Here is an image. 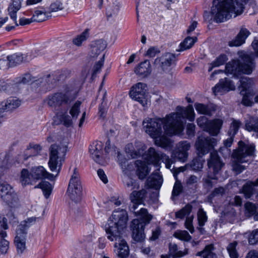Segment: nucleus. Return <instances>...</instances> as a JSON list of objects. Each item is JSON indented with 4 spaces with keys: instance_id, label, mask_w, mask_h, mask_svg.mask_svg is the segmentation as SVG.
<instances>
[{
    "instance_id": "25",
    "label": "nucleus",
    "mask_w": 258,
    "mask_h": 258,
    "mask_svg": "<svg viewBox=\"0 0 258 258\" xmlns=\"http://www.w3.org/2000/svg\"><path fill=\"white\" fill-rule=\"evenodd\" d=\"M23 1V0H10L8 8L9 15L13 20L16 26H18L17 14L22 7Z\"/></svg>"
},
{
    "instance_id": "13",
    "label": "nucleus",
    "mask_w": 258,
    "mask_h": 258,
    "mask_svg": "<svg viewBox=\"0 0 258 258\" xmlns=\"http://www.w3.org/2000/svg\"><path fill=\"white\" fill-rule=\"evenodd\" d=\"M175 55L166 53L154 60V65L159 73L162 74L168 72L171 65L175 61Z\"/></svg>"
},
{
    "instance_id": "17",
    "label": "nucleus",
    "mask_w": 258,
    "mask_h": 258,
    "mask_svg": "<svg viewBox=\"0 0 258 258\" xmlns=\"http://www.w3.org/2000/svg\"><path fill=\"white\" fill-rule=\"evenodd\" d=\"M235 89V87L233 82L227 78H224L221 79L213 88V92L215 95H222L231 90H234Z\"/></svg>"
},
{
    "instance_id": "21",
    "label": "nucleus",
    "mask_w": 258,
    "mask_h": 258,
    "mask_svg": "<svg viewBox=\"0 0 258 258\" xmlns=\"http://www.w3.org/2000/svg\"><path fill=\"white\" fill-rule=\"evenodd\" d=\"M107 45V42L103 39H100L94 41L90 45V56L92 58L97 57L105 50Z\"/></svg>"
},
{
    "instance_id": "19",
    "label": "nucleus",
    "mask_w": 258,
    "mask_h": 258,
    "mask_svg": "<svg viewBox=\"0 0 258 258\" xmlns=\"http://www.w3.org/2000/svg\"><path fill=\"white\" fill-rule=\"evenodd\" d=\"M163 178L158 171L153 172L147 179L145 187L158 190L162 184Z\"/></svg>"
},
{
    "instance_id": "4",
    "label": "nucleus",
    "mask_w": 258,
    "mask_h": 258,
    "mask_svg": "<svg viewBox=\"0 0 258 258\" xmlns=\"http://www.w3.org/2000/svg\"><path fill=\"white\" fill-rule=\"evenodd\" d=\"M255 151V146L253 144H246L242 141L238 142V148L235 150L232 157L234 161L232 164V169L237 174L240 173L245 169L244 166L240 165L238 163H244L251 161Z\"/></svg>"
},
{
    "instance_id": "7",
    "label": "nucleus",
    "mask_w": 258,
    "mask_h": 258,
    "mask_svg": "<svg viewBox=\"0 0 258 258\" xmlns=\"http://www.w3.org/2000/svg\"><path fill=\"white\" fill-rule=\"evenodd\" d=\"M77 97L76 90L67 88L63 91L49 95L45 101L51 107L69 104Z\"/></svg>"
},
{
    "instance_id": "15",
    "label": "nucleus",
    "mask_w": 258,
    "mask_h": 258,
    "mask_svg": "<svg viewBox=\"0 0 258 258\" xmlns=\"http://www.w3.org/2000/svg\"><path fill=\"white\" fill-rule=\"evenodd\" d=\"M192 210V206L190 205H187L184 208L179 211L176 212L175 216L176 218L183 219L185 216H187L185 221V228L188 229L191 233L194 231V227L192 225L194 216L192 215L188 216Z\"/></svg>"
},
{
    "instance_id": "50",
    "label": "nucleus",
    "mask_w": 258,
    "mask_h": 258,
    "mask_svg": "<svg viewBox=\"0 0 258 258\" xmlns=\"http://www.w3.org/2000/svg\"><path fill=\"white\" fill-rule=\"evenodd\" d=\"M57 117L59 119L60 123L67 127L72 126L75 121V119H73L72 116L71 117L67 114L58 115Z\"/></svg>"
},
{
    "instance_id": "38",
    "label": "nucleus",
    "mask_w": 258,
    "mask_h": 258,
    "mask_svg": "<svg viewBox=\"0 0 258 258\" xmlns=\"http://www.w3.org/2000/svg\"><path fill=\"white\" fill-rule=\"evenodd\" d=\"M7 59L9 61L10 67H15L23 62L26 61V59L22 54H14L7 56Z\"/></svg>"
},
{
    "instance_id": "42",
    "label": "nucleus",
    "mask_w": 258,
    "mask_h": 258,
    "mask_svg": "<svg viewBox=\"0 0 258 258\" xmlns=\"http://www.w3.org/2000/svg\"><path fill=\"white\" fill-rule=\"evenodd\" d=\"M12 166L11 156L7 153L0 154V168L2 169H8Z\"/></svg>"
},
{
    "instance_id": "48",
    "label": "nucleus",
    "mask_w": 258,
    "mask_h": 258,
    "mask_svg": "<svg viewBox=\"0 0 258 258\" xmlns=\"http://www.w3.org/2000/svg\"><path fill=\"white\" fill-rule=\"evenodd\" d=\"M33 180L34 179L31 176V173H30L27 169H23L21 171L20 181L23 185L31 183Z\"/></svg>"
},
{
    "instance_id": "54",
    "label": "nucleus",
    "mask_w": 258,
    "mask_h": 258,
    "mask_svg": "<svg viewBox=\"0 0 258 258\" xmlns=\"http://www.w3.org/2000/svg\"><path fill=\"white\" fill-rule=\"evenodd\" d=\"M237 245V242L234 241L229 243L227 247V250L231 258H238V253L236 248Z\"/></svg>"
},
{
    "instance_id": "37",
    "label": "nucleus",
    "mask_w": 258,
    "mask_h": 258,
    "mask_svg": "<svg viewBox=\"0 0 258 258\" xmlns=\"http://www.w3.org/2000/svg\"><path fill=\"white\" fill-rule=\"evenodd\" d=\"M89 37V30L87 29H85L82 33L73 38V43L78 47H80L82 45L83 42L88 39Z\"/></svg>"
},
{
    "instance_id": "31",
    "label": "nucleus",
    "mask_w": 258,
    "mask_h": 258,
    "mask_svg": "<svg viewBox=\"0 0 258 258\" xmlns=\"http://www.w3.org/2000/svg\"><path fill=\"white\" fill-rule=\"evenodd\" d=\"M137 166V173L140 179H143L148 174L150 169L145 161L137 160L135 163Z\"/></svg>"
},
{
    "instance_id": "45",
    "label": "nucleus",
    "mask_w": 258,
    "mask_h": 258,
    "mask_svg": "<svg viewBox=\"0 0 258 258\" xmlns=\"http://www.w3.org/2000/svg\"><path fill=\"white\" fill-rule=\"evenodd\" d=\"M195 107L199 113L208 115H212V111L214 110L210 106L202 103H195Z\"/></svg>"
},
{
    "instance_id": "3",
    "label": "nucleus",
    "mask_w": 258,
    "mask_h": 258,
    "mask_svg": "<svg viewBox=\"0 0 258 258\" xmlns=\"http://www.w3.org/2000/svg\"><path fill=\"white\" fill-rule=\"evenodd\" d=\"M127 221L128 215L126 211L122 209L114 211L105 227L107 238L112 241L122 235Z\"/></svg>"
},
{
    "instance_id": "26",
    "label": "nucleus",
    "mask_w": 258,
    "mask_h": 258,
    "mask_svg": "<svg viewBox=\"0 0 258 258\" xmlns=\"http://www.w3.org/2000/svg\"><path fill=\"white\" fill-rule=\"evenodd\" d=\"M136 149H135L133 145L132 144L126 145L125 147V152L127 156L132 158H137L143 154L145 149L144 145L141 143H136Z\"/></svg>"
},
{
    "instance_id": "60",
    "label": "nucleus",
    "mask_w": 258,
    "mask_h": 258,
    "mask_svg": "<svg viewBox=\"0 0 258 258\" xmlns=\"http://www.w3.org/2000/svg\"><path fill=\"white\" fill-rule=\"evenodd\" d=\"M2 199L10 206H15L17 203V198L13 197V195H3Z\"/></svg>"
},
{
    "instance_id": "53",
    "label": "nucleus",
    "mask_w": 258,
    "mask_h": 258,
    "mask_svg": "<svg viewBox=\"0 0 258 258\" xmlns=\"http://www.w3.org/2000/svg\"><path fill=\"white\" fill-rule=\"evenodd\" d=\"M35 188H40L44 194H51L52 192L53 186L48 181H42Z\"/></svg>"
},
{
    "instance_id": "59",
    "label": "nucleus",
    "mask_w": 258,
    "mask_h": 258,
    "mask_svg": "<svg viewBox=\"0 0 258 258\" xmlns=\"http://www.w3.org/2000/svg\"><path fill=\"white\" fill-rule=\"evenodd\" d=\"M197 215L199 226H203L205 224L208 219L206 213L203 209H200Z\"/></svg>"
},
{
    "instance_id": "64",
    "label": "nucleus",
    "mask_w": 258,
    "mask_h": 258,
    "mask_svg": "<svg viewBox=\"0 0 258 258\" xmlns=\"http://www.w3.org/2000/svg\"><path fill=\"white\" fill-rule=\"evenodd\" d=\"M122 202V198L119 196L118 195H112L109 198L108 202H110V204H114L116 206L120 205Z\"/></svg>"
},
{
    "instance_id": "32",
    "label": "nucleus",
    "mask_w": 258,
    "mask_h": 258,
    "mask_svg": "<svg viewBox=\"0 0 258 258\" xmlns=\"http://www.w3.org/2000/svg\"><path fill=\"white\" fill-rule=\"evenodd\" d=\"M20 105V101L14 99H9L2 102L0 111L12 110L19 107Z\"/></svg>"
},
{
    "instance_id": "5",
    "label": "nucleus",
    "mask_w": 258,
    "mask_h": 258,
    "mask_svg": "<svg viewBox=\"0 0 258 258\" xmlns=\"http://www.w3.org/2000/svg\"><path fill=\"white\" fill-rule=\"evenodd\" d=\"M224 164L221 161L216 152L210 153V158L208 160V166L210 169L213 170V173L208 172L207 176L203 178V187L209 192L213 185L216 183L217 177L216 174L221 170Z\"/></svg>"
},
{
    "instance_id": "34",
    "label": "nucleus",
    "mask_w": 258,
    "mask_h": 258,
    "mask_svg": "<svg viewBox=\"0 0 258 258\" xmlns=\"http://www.w3.org/2000/svg\"><path fill=\"white\" fill-rule=\"evenodd\" d=\"M41 10H36L32 16L34 22H40L48 19L50 17V12L45 11V8H41Z\"/></svg>"
},
{
    "instance_id": "8",
    "label": "nucleus",
    "mask_w": 258,
    "mask_h": 258,
    "mask_svg": "<svg viewBox=\"0 0 258 258\" xmlns=\"http://www.w3.org/2000/svg\"><path fill=\"white\" fill-rule=\"evenodd\" d=\"M143 157L144 160L148 164H153L159 170V162L162 160L165 163L166 167L170 169L173 161L169 156L156 150L153 147H150L143 155Z\"/></svg>"
},
{
    "instance_id": "27",
    "label": "nucleus",
    "mask_w": 258,
    "mask_h": 258,
    "mask_svg": "<svg viewBox=\"0 0 258 258\" xmlns=\"http://www.w3.org/2000/svg\"><path fill=\"white\" fill-rule=\"evenodd\" d=\"M223 123V120L220 118L210 119L207 124L206 132L213 136H217L220 132Z\"/></svg>"
},
{
    "instance_id": "41",
    "label": "nucleus",
    "mask_w": 258,
    "mask_h": 258,
    "mask_svg": "<svg viewBox=\"0 0 258 258\" xmlns=\"http://www.w3.org/2000/svg\"><path fill=\"white\" fill-rule=\"evenodd\" d=\"M197 38L196 37H187L184 39L179 45L178 51H184L191 48L195 43L197 41Z\"/></svg>"
},
{
    "instance_id": "28",
    "label": "nucleus",
    "mask_w": 258,
    "mask_h": 258,
    "mask_svg": "<svg viewBox=\"0 0 258 258\" xmlns=\"http://www.w3.org/2000/svg\"><path fill=\"white\" fill-rule=\"evenodd\" d=\"M134 71L137 75L142 77L148 76L152 72L150 62L148 60H146L141 62L135 68Z\"/></svg>"
},
{
    "instance_id": "16",
    "label": "nucleus",
    "mask_w": 258,
    "mask_h": 258,
    "mask_svg": "<svg viewBox=\"0 0 258 258\" xmlns=\"http://www.w3.org/2000/svg\"><path fill=\"white\" fill-rule=\"evenodd\" d=\"M145 224L140 223L138 219H134L132 222V237L137 242H142L145 238L144 233Z\"/></svg>"
},
{
    "instance_id": "36",
    "label": "nucleus",
    "mask_w": 258,
    "mask_h": 258,
    "mask_svg": "<svg viewBox=\"0 0 258 258\" xmlns=\"http://www.w3.org/2000/svg\"><path fill=\"white\" fill-rule=\"evenodd\" d=\"M214 247L213 244H209L205 246L203 251L198 252L197 256H201L203 258H216V255L214 252Z\"/></svg>"
},
{
    "instance_id": "40",
    "label": "nucleus",
    "mask_w": 258,
    "mask_h": 258,
    "mask_svg": "<svg viewBox=\"0 0 258 258\" xmlns=\"http://www.w3.org/2000/svg\"><path fill=\"white\" fill-rule=\"evenodd\" d=\"M126 188L132 191L131 194H141V191H137L139 188L138 183L133 179L127 177L125 179Z\"/></svg>"
},
{
    "instance_id": "51",
    "label": "nucleus",
    "mask_w": 258,
    "mask_h": 258,
    "mask_svg": "<svg viewBox=\"0 0 258 258\" xmlns=\"http://www.w3.org/2000/svg\"><path fill=\"white\" fill-rule=\"evenodd\" d=\"M16 191L14 187L6 181H0V193L13 194Z\"/></svg>"
},
{
    "instance_id": "33",
    "label": "nucleus",
    "mask_w": 258,
    "mask_h": 258,
    "mask_svg": "<svg viewBox=\"0 0 258 258\" xmlns=\"http://www.w3.org/2000/svg\"><path fill=\"white\" fill-rule=\"evenodd\" d=\"M7 238V232L4 230H0V251L3 254L7 253L9 249L10 242Z\"/></svg>"
},
{
    "instance_id": "24",
    "label": "nucleus",
    "mask_w": 258,
    "mask_h": 258,
    "mask_svg": "<svg viewBox=\"0 0 258 258\" xmlns=\"http://www.w3.org/2000/svg\"><path fill=\"white\" fill-rule=\"evenodd\" d=\"M103 144L101 142H96L89 147V152L92 159L99 164L101 163Z\"/></svg>"
},
{
    "instance_id": "44",
    "label": "nucleus",
    "mask_w": 258,
    "mask_h": 258,
    "mask_svg": "<svg viewBox=\"0 0 258 258\" xmlns=\"http://www.w3.org/2000/svg\"><path fill=\"white\" fill-rule=\"evenodd\" d=\"M36 80L32 75L29 73L25 74L22 76L16 78L14 80V84H27L35 82Z\"/></svg>"
},
{
    "instance_id": "12",
    "label": "nucleus",
    "mask_w": 258,
    "mask_h": 258,
    "mask_svg": "<svg viewBox=\"0 0 258 258\" xmlns=\"http://www.w3.org/2000/svg\"><path fill=\"white\" fill-rule=\"evenodd\" d=\"M238 54L241 75L251 74L255 68V63L252 55L244 51H239Z\"/></svg>"
},
{
    "instance_id": "18",
    "label": "nucleus",
    "mask_w": 258,
    "mask_h": 258,
    "mask_svg": "<svg viewBox=\"0 0 258 258\" xmlns=\"http://www.w3.org/2000/svg\"><path fill=\"white\" fill-rule=\"evenodd\" d=\"M83 192L86 191L84 189L79 175L75 169L74 174L72 176L69 184L67 192L68 194H80Z\"/></svg>"
},
{
    "instance_id": "2",
    "label": "nucleus",
    "mask_w": 258,
    "mask_h": 258,
    "mask_svg": "<svg viewBox=\"0 0 258 258\" xmlns=\"http://www.w3.org/2000/svg\"><path fill=\"white\" fill-rule=\"evenodd\" d=\"M244 10L242 0H213L211 13L214 20L218 23L224 22L241 15Z\"/></svg>"
},
{
    "instance_id": "62",
    "label": "nucleus",
    "mask_w": 258,
    "mask_h": 258,
    "mask_svg": "<svg viewBox=\"0 0 258 258\" xmlns=\"http://www.w3.org/2000/svg\"><path fill=\"white\" fill-rule=\"evenodd\" d=\"M174 237L179 239L185 241H189L191 239V237L186 231H180L176 232L174 233Z\"/></svg>"
},
{
    "instance_id": "10",
    "label": "nucleus",
    "mask_w": 258,
    "mask_h": 258,
    "mask_svg": "<svg viewBox=\"0 0 258 258\" xmlns=\"http://www.w3.org/2000/svg\"><path fill=\"white\" fill-rule=\"evenodd\" d=\"M130 96L139 102L143 107H147L150 101L147 93V86L145 83L139 82L133 86L130 92Z\"/></svg>"
},
{
    "instance_id": "35",
    "label": "nucleus",
    "mask_w": 258,
    "mask_h": 258,
    "mask_svg": "<svg viewBox=\"0 0 258 258\" xmlns=\"http://www.w3.org/2000/svg\"><path fill=\"white\" fill-rule=\"evenodd\" d=\"M245 128L248 132L258 133V118L250 117L246 120Z\"/></svg>"
},
{
    "instance_id": "52",
    "label": "nucleus",
    "mask_w": 258,
    "mask_h": 258,
    "mask_svg": "<svg viewBox=\"0 0 258 258\" xmlns=\"http://www.w3.org/2000/svg\"><path fill=\"white\" fill-rule=\"evenodd\" d=\"M64 9V5L59 0H55L52 2L49 7L50 14L52 12H57Z\"/></svg>"
},
{
    "instance_id": "6",
    "label": "nucleus",
    "mask_w": 258,
    "mask_h": 258,
    "mask_svg": "<svg viewBox=\"0 0 258 258\" xmlns=\"http://www.w3.org/2000/svg\"><path fill=\"white\" fill-rule=\"evenodd\" d=\"M68 151V143L67 141L50 146L48 165L51 171L59 172Z\"/></svg>"
},
{
    "instance_id": "14",
    "label": "nucleus",
    "mask_w": 258,
    "mask_h": 258,
    "mask_svg": "<svg viewBox=\"0 0 258 258\" xmlns=\"http://www.w3.org/2000/svg\"><path fill=\"white\" fill-rule=\"evenodd\" d=\"M190 148V144L187 141L179 142L176 146V148L172 152V159L182 162H185L188 157L187 151L189 150Z\"/></svg>"
},
{
    "instance_id": "22",
    "label": "nucleus",
    "mask_w": 258,
    "mask_h": 258,
    "mask_svg": "<svg viewBox=\"0 0 258 258\" xmlns=\"http://www.w3.org/2000/svg\"><path fill=\"white\" fill-rule=\"evenodd\" d=\"M112 241H115L114 247L115 250L117 251L118 256L121 258H126L129 254V247L126 241L122 238V235Z\"/></svg>"
},
{
    "instance_id": "46",
    "label": "nucleus",
    "mask_w": 258,
    "mask_h": 258,
    "mask_svg": "<svg viewBox=\"0 0 258 258\" xmlns=\"http://www.w3.org/2000/svg\"><path fill=\"white\" fill-rule=\"evenodd\" d=\"M27 235V229L24 228V225L19 224L16 229L15 236L14 239L26 240Z\"/></svg>"
},
{
    "instance_id": "23",
    "label": "nucleus",
    "mask_w": 258,
    "mask_h": 258,
    "mask_svg": "<svg viewBox=\"0 0 258 258\" xmlns=\"http://www.w3.org/2000/svg\"><path fill=\"white\" fill-rule=\"evenodd\" d=\"M31 176L34 180L43 178L53 180L54 178L53 175L48 173L43 166L33 167L31 170Z\"/></svg>"
},
{
    "instance_id": "9",
    "label": "nucleus",
    "mask_w": 258,
    "mask_h": 258,
    "mask_svg": "<svg viewBox=\"0 0 258 258\" xmlns=\"http://www.w3.org/2000/svg\"><path fill=\"white\" fill-rule=\"evenodd\" d=\"M145 195H131L130 199L132 204L130 205L131 211L134 212L137 217H139L142 221L140 223L145 224V226L149 223L152 219V216L149 214L145 208H141L139 211H136L138 206L144 202Z\"/></svg>"
},
{
    "instance_id": "1",
    "label": "nucleus",
    "mask_w": 258,
    "mask_h": 258,
    "mask_svg": "<svg viewBox=\"0 0 258 258\" xmlns=\"http://www.w3.org/2000/svg\"><path fill=\"white\" fill-rule=\"evenodd\" d=\"M195 114L193 107L189 105L186 108L176 107V112L167 115L165 118H147L143 121L145 131L154 139L155 144L162 148L169 145V141L164 134L172 135L180 133L183 130L182 119L186 118L189 121L194 120Z\"/></svg>"
},
{
    "instance_id": "56",
    "label": "nucleus",
    "mask_w": 258,
    "mask_h": 258,
    "mask_svg": "<svg viewBox=\"0 0 258 258\" xmlns=\"http://www.w3.org/2000/svg\"><path fill=\"white\" fill-rule=\"evenodd\" d=\"M258 185V178L254 182H247L243 186L242 194H252L255 186Z\"/></svg>"
},
{
    "instance_id": "49",
    "label": "nucleus",
    "mask_w": 258,
    "mask_h": 258,
    "mask_svg": "<svg viewBox=\"0 0 258 258\" xmlns=\"http://www.w3.org/2000/svg\"><path fill=\"white\" fill-rule=\"evenodd\" d=\"M82 102L80 101H76L71 107L69 113L71 115L73 119H75L76 121L78 115L80 113V106Z\"/></svg>"
},
{
    "instance_id": "58",
    "label": "nucleus",
    "mask_w": 258,
    "mask_h": 258,
    "mask_svg": "<svg viewBox=\"0 0 258 258\" xmlns=\"http://www.w3.org/2000/svg\"><path fill=\"white\" fill-rule=\"evenodd\" d=\"M241 123L239 120H233L231 122L228 133L230 136H234L237 132Z\"/></svg>"
},
{
    "instance_id": "30",
    "label": "nucleus",
    "mask_w": 258,
    "mask_h": 258,
    "mask_svg": "<svg viewBox=\"0 0 258 258\" xmlns=\"http://www.w3.org/2000/svg\"><path fill=\"white\" fill-rule=\"evenodd\" d=\"M250 34L249 31L245 28H241L235 40L230 42L231 46H239L245 42L246 38Z\"/></svg>"
},
{
    "instance_id": "39",
    "label": "nucleus",
    "mask_w": 258,
    "mask_h": 258,
    "mask_svg": "<svg viewBox=\"0 0 258 258\" xmlns=\"http://www.w3.org/2000/svg\"><path fill=\"white\" fill-rule=\"evenodd\" d=\"M170 254L173 257H180L187 253V250L185 249L184 251L178 250L177 245L175 243H171L169 245Z\"/></svg>"
},
{
    "instance_id": "57",
    "label": "nucleus",
    "mask_w": 258,
    "mask_h": 258,
    "mask_svg": "<svg viewBox=\"0 0 258 258\" xmlns=\"http://www.w3.org/2000/svg\"><path fill=\"white\" fill-rule=\"evenodd\" d=\"M227 56L225 54L220 55L214 61L211 62L212 67L209 69L211 71L213 68L219 67L223 64L227 60Z\"/></svg>"
},
{
    "instance_id": "43",
    "label": "nucleus",
    "mask_w": 258,
    "mask_h": 258,
    "mask_svg": "<svg viewBox=\"0 0 258 258\" xmlns=\"http://www.w3.org/2000/svg\"><path fill=\"white\" fill-rule=\"evenodd\" d=\"M120 3L117 1L110 4L106 9L107 17L115 16L118 13L120 9Z\"/></svg>"
},
{
    "instance_id": "20",
    "label": "nucleus",
    "mask_w": 258,
    "mask_h": 258,
    "mask_svg": "<svg viewBox=\"0 0 258 258\" xmlns=\"http://www.w3.org/2000/svg\"><path fill=\"white\" fill-rule=\"evenodd\" d=\"M67 70H57L51 75L49 74L42 78L41 80L39 81L42 83L44 86H46V83L49 86L50 84H53V80L54 82H55L56 81L63 79L67 76Z\"/></svg>"
},
{
    "instance_id": "61",
    "label": "nucleus",
    "mask_w": 258,
    "mask_h": 258,
    "mask_svg": "<svg viewBox=\"0 0 258 258\" xmlns=\"http://www.w3.org/2000/svg\"><path fill=\"white\" fill-rule=\"evenodd\" d=\"M199 179L195 175H191L187 178L185 185L189 188H196Z\"/></svg>"
},
{
    "instance_id": "29",
    "label": "nucleus",
    "mask_w": 258,
    "mask_h": 258,
    "mask_svg": "<svg viewBox=\"0 0 258 258\" xmlns=\"http://www.w3.org/2000/svg\"><path fill=\"white\" fill-rule=\"evenodd\" d=\"M239 60H232L227 63L225 66V73L238 77L241 75Z\"/></svg>"
},
{
    "instance_id": "47",
    "label": "nucleus",
    "mask_w": 258,
    "mask_h": 258,
    "mask_svg": "<svg viewBox=\"0 0 258 258\" xmlns=\"http://www.w3.org/2000/svg\"><path fill=\"white\" fill-rule=\"evenodd\" d=\"M241 87L242 89L241 90L240 93L246 92L253 84V80L249 78H242L240 80Z\"/></svg>"
},
{
    "instance_id": "63",
    "label": "nucleus",
    "mask_w": 258,
    "mask_h": 258,
    "mask_svg": "<svg viewBox=\"0 0 258 258\" xmlns=\"http://www.w3.org/2000/svg\"><path fill=\"white\" fill-rule=\"evenodd\" d=\"M204 161L200 159L196 158L193 159L189 165L194 170L198 171L203 168Z\"/></svg>"
},
{
    "instance_id": "55",
    "label": "nucleus",
    "mask_w": 258,
    "mask_h": 258,
    "mask_svg": "<svg viewBox=\"0 0 258 258\" xmlns=\"http://www.w3.org/2000/svg\"><path fill=\"white\" fill-rule=\"evenodd\" d=\"M14 243L16 247L17 253L19 254L23 253L26 248V240L14 239Z\"/></svg>"
},
{
    "instance_id": "11",
    "label": "nucleus",
    "mask_w": 258,
    "mask_h": 258,
    "mask_svg": "<svg viewBox=\"0 0 258 258\" xmlns=\"http://www.w3.org/2000/svg\"><path fill=\"white\" fill-rule=\"evenodd\" d=\"M217 140L210 137L200 136L198 138L195 147L199 155H204L209 153L217 145Z\"/></svg>"
}]
</instances>
